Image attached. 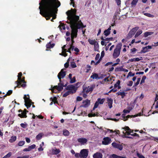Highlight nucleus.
<instances>
[{"label": "nucleus", "instance_id": "1", "mask_svg": "<svg viewBox=\"0 0 158 158\" xmlns=\"http://www.w3.org/2000/svg\"><path fill=\"white\" fill-rule=\"evenodd\" d=\"M40 13L48 20L52 17L51 21L56 18L57 8L60 5L58 0H41L39 2Z\"/></svg>", "mask_w": 158, "mask_h": 158}, {"label": "nucleus", "instance_id": "2", "mask_svg": "<svg viewBox=\"0 0 158 158\" xmlns=\"http://www.w3.org/2000/svg\"><path fill=\"white\" fill-rule=\"evenodd\" d=\"M72 11H68L66 14L69 20L68 23L70 24L71 29V37L73 40L74 38L77 36V29L85 27L86 25H84L81 21L79 20V17L76 15V10L73 9H72Z\"/></svg>", "mask_w": 158, "mask_h": 158}, {"label": "nucleus", "instance_id": "3", "mask_svg": "<svg viewBox=\"0 0 158 158\" xmlns=\"http://www.w3.org/2000/svg\"><path fill=\"white\" fill-rule=\"evenodd\" d=\"M123 137H124L128 138H132L131 137L127 136L129 135L135 136H139V135L136 133H134V134H131V133H133V131L130 129L128 127H126L124 128H123Z\"/></svg>", "mask_w": 158, "mask_h": 158}, {"label": "nucleus", "instance_id": "4", "mask_svg": "<svg viewBox=\"0 0 158 158\" xmlns=\"http://www.w3.org/2000/svg\"><path fill=\"white\" fill-rule=\"evenodd\" d=\"M59 81L60 83H58V86H55L52 89H50L52 93H56L57 92V91H60L62 90L64 87H65L66 86L67 83L64 85V83H63V81H62L61 80H59Z\"/></svg>", "mask_w": 158, "mask_h": 158}, {"label": "nucleus", "instance_id": "5", "mask_svg": "<svg viewBox=\"0 0 158 158\" xmlns=\"http://www.w3.org/2000/svg\"><path fill=\"white\" fill-rule=\"evenodd\" d=\"M22 75V73L21 72H20L19 73L18 76V80L15 81V83H16L17 85L15 87V89L17 87H18L21 85V86L23 87H26V82L24 81L25 77H24L22 79H21V77Z\"/></svg>", "mask_w": 158, "mask_h": 158}, {"label": "nucleus", "instance_id": "6", "mask_svg": "<svg viewBox=\"0 0 158 158\" xmlns=\"http://www.w3.org/2000/svg\"><path fill=\"white\" fill-rule=\"evenodd\" d=\"M122 46V44L121 43L118 44L117 45L113 53L114 58H116L119 56Z\"/></svg>", "mask_w": 158, "mask_h": 158}, {"label": "nucleus", "instance_id": "7", "mask_svg": "<svg viewBox=\"0 0 158 158\" xmlns=\"http://www.w3.org/2000/svg\"><path fill=\"white\" fill-rule=\"evenodd\" d=\"M78 84L77 83L75 85H69L67 86L66 89L69 91L71 94H73L76 92L77 89V86Z\"/></svg>", "mask_w": 158, "mask_h": 158}, {"label": "nucleus", "instance_id": "8", "mask_svg": "<svg viewBox=\"0 0 158 158\" xmlns=\"http://www.w3.org/2000/svg\"><path fill=\"white\" fill-rule=\"evenodd\" d=\"M27 95L28 97H27L26 95H25L23 98L25 102V104L28 109L31 106V104H33V103L31 102V100L30 99L29 95L27 94Z\"/></svg>", "mask_w": 158, "mask_h": 158}, {"label": "nucleus", "instance_id": "9", "mask_svg": "<svg viewBox=\"0 0 158 158\" xmlns=\"http://www.w3.org/2000/svg\"><path fill=\"white\" fill-rule=\"evenodd\" d=\"M139 27H137L133 28L129 31L128 33V34L127 37V38L128 39H130L131 38L135 35L136 32L137 31Z\"/></svg>", "mask_w": 158, "mask_h": 158}, {"label": "nucleus", "instance_id": "10", "mask_svg": "<svg viewBox=\"0 0 158 158\" xmlns=\"http://www.w3.org/2000/svg\"><path fill=\"white\" fill-rule=\"evenodd\" d=\"M105 99L104 98L102 99H101L100 98H98L94 104V107L93 108V110H94L95 108H97L99 104H103L105 102Z\"/></svg>", "mask_w": 158, "mask_h": 158}, {"label": "nucleus", "instance_id": "11", "mask_svg": "<svg viewBox=\"0 0 158 158\" xmlns=\"http://www.w3.org/2000/svg\"><path fill=\"white\" fill-rule=\"evenodd\" d=\"M66 75V69H62L58 74L57 77L60 80L61 78H64Z\"/></svg>", "mask_w": 158, "mask_h": 158}, {"label": "nucleus", "instance_id": "12", "mask_svg": "<svg viewBox=\"0 0 158 158\" xmlns=\"http://www.w3.org/2000/svg\"><path fill=\"white\" fill-rule=\"evenodd\" d=\"M88 150L87 149H83L80 152V156L81 158H86L88 155Z\"/></svg>", "mask_w": 158, "mask_h": 158}, {"label": "nucleus", "instance_id": "13", "mask_svg": "<svg viewBox=\"0 0 158 158\" xmlns=\"http://www.w3.org/2000/svg\"><path fill=\"white\" fill-rule=\"evenodd\" d=\"M77 140L81 145L86 144L88 141L86 139L82 137L78 138Z\"/></svg>", "mask_w": 158, "mask_h": 158}, {"label": "nucleus", "instance_id": "14", "mask_svg": "<svg viewBox=\"0 0 158 158\" xmlns=\"http://www.w3.org/2000/svg\"><path fill=\"white\" fill-rule=\"evenodd\" d=\"M60 152L59 149H57L56 148H52L49 150V153L52 155H57Z\"/></svg>", "mask_w": 158, "mask_h": 158}, {"label": "nucleus", "instance_id": "15", "mask_svg": "<svg viewBox=\"0 0 158 158\" xmlns=\"http://www.w3.org/2000/svg\"><path fill=\"white\" fill-rule=\"evenodd\" d=\"M90 101L87 99L82 102L83 104L80 106V107H87L90 105Z\"/></svg>", "mask_w": 158, "mask_h": 158}, {"label": "nucleus", "instance_id": "16", "mask_svg": "<svg viewBox=\"0 0 158 158\" xmlns=\"http://www.w3.org/2000/svg\"><path fill=\"white\" fill-rule=\"evenodd\" d=\"M95 87V85H92L90 86H89L86 88L84 89L83 91L86 93H87L90 92H91L93 90Z\"/></svg>", "mask_w": 158, "mask_h": 158}, {"label": "nucleus", "instance_id": "17", "mask_svg": "<svg viewBox=\"0 0 158 158\" xmlns=\"http://www.w3.org/2000/svg\"><path fill=\"white\" fill-rule=\"evenodd\" d=\"M110 143L111 139L109 138L108 137L104 138L103 139V140L102 141V144L105 145H108Z\"/></svg>", "mask_w": 158, "mask_h": 158}, {"label": "nucleus", "instance_id": "18", "mask_svg": "<svg viewBox=\"0 0 158 158\" xmlns=\"http://www.w3.org/2000/svg\"><path fill=\"white\" fill-rule=\"evenodd\" d=\"M112 145L114 148H118L120 150H122L123 148V147L121 145L117 144L115 142L112 143Z\"/></svg>", "mask_w": 158, "mask_h": 158}, {"label": "nucleus", "instance_id": "19", "mask_svg": "<svg viewBox=\"0 0 158 158\" xmlns=\"http://www.w3.org/2000/svg\"><path fill=\"white\" fill-rule=\"evenodd\" d=\"M102 154L100 152H97L93 155V158H102Z\"/></svg>", "mask_w": 158, "mask_h": 158}, {"label": "nucleus", "instance_id": "20", "mask_svg": "<svg viewBox=\"0 0 158 158\" xmlns=\"http://www.w3.org/2000/svg\"><path fill=\"white\" fill-rule=\"evenodd\" d=\"M107 101L108 104L110 108H111L112 107V104L113 102V99L111 98H107Z\"/></svg>", "mask_w": 158, "mask_h": 158}, {"label": "nucleus", "instance_id": "21", "mask_svg": "<svg viewBox=\"0 0 158 158\" xmlns=\"http://www.w3.org/2000/svg\"><path fill=\"white\" fill-rule=\"evenodd\" d=\"M124 91H122L120 90V91L117 92L116 94L117 95H120L121 96V98H124L125 96L127 94L126 93H125Z\"/></svg>", "mask_w": 158, "mask_h": 158}, {"label": "nucleus", "instance_id": "22", "mask_svg": "<svg viewBox=\"0 0 158 158\" xmlns=\"http://www.w3.org/2000/svg\"><path fill=\"white\" fill-rule=\"evenodd\" d=\"M36 147L35 145L33 144L30 146H29L27 148H25L23 150V151L27 152L30 151L31 149H33L35 148Z\"/></svg>", "mask_w": 158, "mask_h": 158}, {"label": "nucleus", "instance_id": "23", "mask_svg": "<svg viewBox=\"0 0 158 158\" xmlns=\"http://www.w3.org/2000/svg\"><path fill=\"white\" fill-rule=\"evenodd\" d=\"M152 48V46H151L148 45L147 46L143 47L141 51V52L145 53L148 51V49Z\"/></svg>", "mask_w": 158, "mask_h": 158}, {"label": "nucleus", "instance_id": "24", "mask_svg": "<svg viewBox=\"0 0 158 158\" xmlns=\"http://www.w3.org/2000/svg\"><path fill=\"white\" fill-rule=\"evenodd\" d=\"M66 46L64 45L63 47H62V52L61 53H60V55L64 56H67V54L66 53V49H65Z\"/></svg>", "mask_w": 158, "mask_h": 158}, {"label": "nucleus", "instance_id": "25", "mask_svg": "<svg viewBox=\"0 0 158 158\" xmlns=\"http://www.w3.org/2000/svg\"><path fill=\"white\" fill-rule=\"evenodd\" d=\"M111 27L110 26L107 29L105 30L104 31V35L106 36H107L110 34V31L111 30Z\"/></svg>", "mask_w": 158, "mask_h": 158}, {"label": "nucleus", "instance_id": "26", "mask_svg": "<svg viewBox=\"0 0 158 158\" xmlns=\"http://www.w3.org/2000/svg\"><path fill=\"white\" fill-rule=\"evenodd\" d=\"M142 60V57H139V58H136L131 59L129 60V61L131 62L138 61Z\"/></svg>", "mask_w": 158, "mask_h": 158}, {"label": "nucleus", "instance_id": "27", "mask_svg": "<svg viewBox=\"0 0 158 158\" xmlns=\"http://www.w3.org/2000/svg\"><path fill=\"white\" fill-rule=\"evenodd\" d=\"M90 78L93 79H100V77H98V75L96 73H92V75L90 76Z\"/></svg>", "mask_w": 158, "mask_h": 158}, {"label": "nucleus", "instance_id": "28", "mask_svg": "<svg viewBox=\"0 0 158 158\" xmlns=\"http://www.w3.org/2000/svg\"><path fill=\"white\" fill-rule=\"evenodd\" d=\"M120 80H118L116 83H115L114 85V88H117L118 89H119L121 87L120 86Z\"/></svg>", "mask_w": 158, "mask_h": 158}, {"label": "nucleus", "instance_id": "29", "mask_svg": "<svg viewBox=\"0 0 158 158\" xmlns=\"http://www.w3.org/2000/svg\"><path fill=\"white\" fill-rule=\"evenodd\" d=\"M21 113L18 114V116L21 118H26V113L24 112H22L21 111Z\"/></svg>", "mask_w": 158, "mask_h": 158}, {"label": "nucleus", "instance_id": "30", "mask_svg": "<svg viewBox=\"0 0 158 158\" xmlns=\"http://www.w3.org/2000/svg\"><path fill=\"white\" fill-rule=\"evenodd\" d=\"M111 158H126V157L124 156H120L115 154H112L111 156Z\"/></svg>", "mask_w": 158, "mask_h": 158}, {"label": "nucleus", "instance_id": "31", "mask_svg": "<svg viewBox=\"0 0 158 158\" xmlns=\"http://www.w3.org/2000/svg\"><path fill=\"white\" fill-rule=\"evenodd\" d=\"M16 139L17 137L16 136H12L10 139L9 141L10 143H12L15 141L16 140Z\"/></svg>", "mask_w": 158, "mask_h": 158}, {"label": "nucleus", "instance_id": "32", "mask_svg": "<svg viewBox=\"0 0 158 158\" xmlns=\"http://www.w3.org/2000/svg\"><path fill=\"white\" fill-rule=\"evenodd\" d=\"M55 44H51V42H49L46 45V47L47 48H53Z\"/></svg>", "mask_w": 158, "mask_h": 158}, {"label": "nucleus", "instance_id": "33", "mask_svg": "<svg viewBox=\"0 0 158 158\" xmlns=\"http://www.w3.org/2000/svg\"><path fill=\"white\" fill-rule=\"evenodd\" d=\"M94 50L96 51H98L99 46L98 42H97L94 45Z\"/></svg>", "mask_w": 158, "mask_h": 158}, {"label": "nucleus", "instance_id": "34", "mask_svg": "<svg viewBox=\"0 0 158 158\" xmlns=\"http://www.w3.org/2000/svg\"><path fill=\"white\" fill-rule=\"evenodd\" d=\"M130 116L129 115H128L127 116H126L125 114H123L122 115V119L124 121H126L130 117Z\"/></svg>", "mask_w": 158, "mask_h": 158}, {"label": "nucleus", "instance_id": "35", "mask_svg": "<svg viewBox=\"0 0 158 158\" xmlns=\"http://www.w3.org/2000/svg\"><path fill=\"white\" fill-rule=\"evenodd\" d=\"M124 68L123 66H120L117 67L115 69V72L123 71Z\"/></svg>", "mask_w": 158, "mask_h": 158}, {"label": "nucleus", "instance_id": "36", "mask_svg": "<svg viewBox=\"0 0 158 158\" xmlns=\"http://www.w3.org/2000/svg\"><path fill=\"white\" fill-rule=\"evenodd\" d=\"M63 134L65 136H69V132L66 129H64L63 131Z\"/></svg>", "mask_w": 158, "mask_h": 158}, {"label": "nucleus", "instance_id": "37", "mask_svg": "<svg viewBox=\"0 0 158 158\" xmlns=\"http://www.w3.org/2000/svg\"><path fill=\"white\" fill-rule=\"evenodd\" d=\"M153 33V32H146L144 33V37H146L149 35H151Z\"/></svg>", "mask_w": 158, "mask_h": 158}, {"label": "nucleus", "instance_id": "38", "mask_svg": "<svg viewBox=\"0 0 158 158\" xmlns=\"http://www.w3.org/2000/svg\"><path fill=\"white\" fill-rule=\"evenodd\" d=\"M88 41L89 44L92 45H94L97 42L95 40H92L90 39H89Z\"/></svg>", "mask_w": 158, "mask_h": 158}, {"label": "nucleus", "instance_id": "39", "mask_svg": "<svg viewBox=\"0 0 158 158\" xmlns=\"http://www.w3.org/2000/svg\"><path fill=\"white\" fill-rule=\"evenodd\" d=\"M143 31L141 30H139L136 33L135 35V37L137 38V37L139 35L141 34L142 33Z\"/></svg>", "mask_w": 158, "mask_h": 158}, {"label": "nucleus", "instance_id": "40", "mask_svg": "<svg viewBox=\"0 0 158 158\" xmlns=\"http://www.w3.org/2000/svg\"><path fill=\"white\" fill-rule=\"evenodd\" d=\"M43 135V134L42 133H39L36 136V139L38 140L42 138Z\"/></svg>", "mask_w": 158, "mask_h": 158}, {"label": "nucleus", "instance_id": "41", "mask_svg": "<svg viewBox=\"0 0 158 158\" xmlns=\"http://www.w3.org/2000/svg\"><path fill=\"white\" fill-rule=\"evenodd\" d=\"M138 2V0H133L131 2V5L132 7L135 6Z\"/></svg>", "mask_w": 158, "mask_h": 158}, {"label": "nucleus", "instance_id": "42", "mask_svg": "<svg viewBox=\"0 0 158 158\" xmlns=\"http://www.w3.org/2000/svg\"><path fill=\"white\" fill-rule=\"evenodd\" d=\"M143 14L148 17H151V18H153L154 17V16L153 15H151L149 13H144L143 12Z\"/></svg>", "mask_w": 158, "mask_h": 158}, {"label": "nucleus", "instance_id": "43", "mask_svg": "<svg viewBox=\"0 0 158 158\" xmlns=\"http://www.w3.org/2000/svg\"><path fill=\"white\" fill-rule=\"evenodd\" d=\"M25 143L24 141H20L18 143V145L19 146H22Z\"/></svg>", "mask_w": 158, "mask_h": 158}, {"label": "nucleus", "instance_id": "44", "mask_svg": "<svg viewBox=\"0 0 158 158\" xmlns=\"http://www.w3.org/2000/svg\"><path fill=\"white\" fill-rule=\"evenodd\" d=\"M135 75V73H132L131 72H130L128 73L127 76V78H128V77H133Z\"/></svg>", "mask_w": 158, "mask_h": 158}, {"label": "nucleus", "instance_id": "45", "mask_svg": "<svg viewBox=\"0 0 158 158\" xmlns=\"http://www.w3.org/2000/svg\"><path fill=\"white\" fill-rule=\"evenodd\" d=\"M71 94L70 92L69 91H68L66 92L63 95V96L64 97H66L68 95H69V94Z\"/></svg>", "mask_w": 158, "mask_h": 158}, {"label": "nucleus", "instance_id": "46", "mask_svg": "<svg viewBox=\"0 0 158 158\" xmlns=\"http://www.w3.org/2000/svg\"><path fill=\"white\" fill-rule=\"evenodd\" d=\"M146 77L144 76H143L142 78V79H141V82H140V84H142L144 82H145V80L146 79Z\"/></svg>", "mask_w": 158, "mask_h": 158}, {"label": "nucleus", "instance_id": "47", "mask_svg": "<svg viewBox=\"0 0 158 158\" xmlns=\"http://www.w3.org/2000/svg\"><path fill=\"white\" fill-rule=\"evenodd\" d=\"M140 81V78H138L137 82L135 84H134V86H137L139 84Z\"/></svg>", "mask_w": 158, "mask_h": 158}, {"label": "nucleus", "instance_id": "48", "mask_svg": "<svg viewBox=\"0 0 158 158\" xmlns=\"http://www.w3.org/2000/svg\"><path fill=\"white\" fill-rule=\"evenodd\" d=\"M70 65L71 67L73 68H75L77 67L76 64L74 62H71Z\"/></svg>", "mask_w": 158, "mask_h": 158}, {"label": "nucleus", "instance_id": "49", "mask_svg": "<svg viewBox=\"0 0 158 158\" xmlns=\"http://www.w3.org/2000/svg\"><path fill=\"white\" fill-rule=\"evenodd\" d=\"M70 80V82L71 83H72L75 82L76 81L75 77H73V78H71Z\"/></svg>", "mask_w": 158, "mask_h": 158}, {"label": "nucleus", "instance_id": "50", "mask_svg": "<svg viewBox=\"0 0 158 158\" xmlns=\"http://www.w3.org/2000/svg\"><path fill=\"white\" fill-rule=\"evenodd\" d=\"M137 51V49H136L135 48H134L131 49V52L132 54L135 53Z\"/></svg>", "mask_w": 158, "mask_h": 158}, {"label": "nucleus", "instance_id": "51", "mask_svg": "<svg viewBox=\"0 0 158 158\" xmlns=\"http://www.w3.org/2000/svg\"><path fill=\"white\" fill-rule=\"evenodd\" d=\"M21 126L24 128H25L27 127V124L22 123L20 124Z\"/></svg>", "mask_w": 158, "mask_h": 158}, {"label": "nucleus", "instance_id": "52", "mask_svg": "<svg viewBox=\"0 0 158 158\" xmlns=\"http://www.w3.org/2000/svg\"><path fill=\"white\" fill-rule=\"evenodd\" d=\"M133 81H129L127 84V85L128 86H131L133 85Z\"/></svg>", "mask_w": 158, "mask_h": 158}, {"label": "nucleus", "instance_id": "53", "mask_svg": "<svg viewBox=\"0 0 158 158\" xmlns=\"http://www.w3.org/2000/svg\"><path fill=\"white\" fill-rule=\"evenodd\" d=\"M57 98L56 97H54L53 98L51 97L50 98V100L53 102L54 101H57Z\"/></svg>", "mask_w": 158, "mask_h": 158}, {"label": "nucleus", "instance_id": "54", "mask_svg": "<svg viewBox=\"0 0 158 158\" xmlns=\"http://www.w3.org/2000/svg\"><path fill=\"white\" fill-rule=\"evenodd\" d=\"M82 99V98L80 96H78L76 98L77 101H80Z\"/></svg>", "mask_w": 158, "mask_h": 158}, {"label": "nucleus", "instance_id": "55", "mask_svg": "<svg viewBox=\"0 0 158 158\" xmlns=\"http://www.w3.org/2000/svg\"><path fill=\"white\" fill-rule=\"evenodd\" d=\"M130 111L128 109H125L123 110L124 113L125 114H128L130 113Z\"/></svg>", "mask_w": 158, "mask_h": 158}, {"label": "nucleus", "instance_id": "56", "mask_svg": "<svg viewBox=\"0 0 158 158\" xmlns=\"http://www.w3.org/2000/svg\"><path fill=\"white\" fill-rule=\"evenodd\" d=\"M113 39V38L112 37L109 38H107L105 39V41H108L112 40Z\"/></svg>", "mask_w": 158, "mask_h": 158}, {"label": "nucleus", "instance_id": "57", "mask_svg": "<svg viewBox=\"0 0 158 158\" xmlns=\"http://www.w3.org/2000/svg\"><path fill=\"white\" fill-rule=\"evenodd\" d=\"M29 157V156L26 155L23 156L22 157L18 156L17 158H28Z\"/></svg>", "mask_w": 158, "mask_h": 158}, {"label": "nucleus", "instance_id": "58", "mask_svg": "<svg viewBox=\"0 0 158 158\" xmlns=\"http://www.w3.org/2000/svg\"><path fill=\"white\" fill-rule=\"evenodd\" d=\"M12 90H9L8 91V92H7L6 94L4 96H5L6 95H10L11 94H12Z\"/></svg>", "mask_w": 158, "mask_h": 158}, {"label": "nucleus", "instance_id": "59", "mask_svg": "<svg viewBox=\"0 0 158 158\" xmlns=\"http://www.w3.org/2000/svg\"><path fill=\"white\" fill-rule=\"evenodd\" d=\"M100 57V54L99 53L97 54L95 57V60H98Z\"/></svg>", "mask_w": 158, "mask_h": 158}, {"label": "nucleus", "instance_id": "60", "mask_svg": "<svg viewBox=\"0 0 158 158\" xmlns=\"http://www.w3.org/2000/svg\"><path fill=\"white\" fill-rule=\"evenodd\" d=\"M59 27H60V29H63V30H65V27L64 25L60 26V25H59Z\"/></svg>", "mask_w": 158, "mask_h": 158}, {"label": "nucleus", "instance_id": "61", "mask_svg": "<svg viewBox=\"0 0 158 158\" xmlns=\"http://www.w3.org/2000/svg\"><path fill=\"white\" fill-rule=\"evenodd\" d=\"M25 139L26 142L27 143H30L31 142L30 139L26 137L25 138Z\"/></svg>", "mask_w": 158, "mask_h": 158}, {"label": "nucleus", "instance_id": "62", "mask_svg": "<svg viewBox=\"0 0 158 158\" xmlns=\"http://www.w3.org/2000/svg\"><path fill=\"white\" fill-rule=\"evenodd\" d=\"M104 51H102L101 53V57L100 58H102L104 55Z\"/></svg>", "mask_w": 158, "mask_h": 158}, {"label": "nucleus", "instance_id": "63", "mask_svg": "<svg viewBox=\"0 0 158 158\" xmlns=\"http://www.w3.org/2000/svg\"><path fill=\"white\" fill-rule=\"evenodd\" d=\"M115 1L118 5H119L121 4L120 0H115Z\"/></svg>", "mask_w": 158, "mask_h": 158}, {"label": "nucleus", "instance_id": "64", "mask_svg": "<svg viewBox=\"0 0 158 158\" xmlns=\"http://www.w3.org/2000/svg\"><path fill=\"white\" fill-rule=\"evenodd\" d=\"M87 72H88L90 69L91 66L89 65H87Z\"/></svg>", "mask_w": 158, "mask_h": 158}]
</instances>
